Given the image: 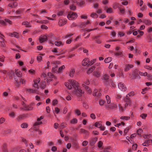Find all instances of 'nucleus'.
Here are the masks:
<instances>
[{"mask_svg": "<svg viewBox=\"0 0 152 152\" xmlns=\"http://www.w3.org/2000/svg\"><path fill=\"white\" fill-rule=\"evenodd\" d=\"M140 116L142 119H145V118L147 116V114L144 113H143L141 115H140Z\"/></svg>", "mask_w": 152, "mask_h": 152, "instance_id": "8fccbe9b", "label": "nucleus"}, {"mask_svg": "<svg viewBox=\"0 0 152 152\" xmlns=\"http://www.w3.org/2000/svg\"><path fill=\"white\" fill-rule=\"evenodd\" d=\"M90 16L93 18H97L98 17V15L94 12L91 13Z\"/></svg>", "mask_w": 152, "mask_h": 152, "instance_id": "cd10ccee", "label": "nucleus"}, {"mask_svg": "<svg viewBox=\"0 0 152 152\" xmlns=\"http://www.w3.org/2000/svg\"><path fill=\"white\" fill-rule=\"evenodd\" d=\"M65 68V67L64 65H63L61 67H60L58 68V72H61L63 69H64Z\"/></svg>", "mask_w": 152, "mask_h": 152, "instance_id": "4c0bfd02", "label": "nucleus"}, {"mask_svg": "<svg viewBox=\"0 0 152 152\" xmlns=\"http://www.w3.org/2000/svg\"><path fill=\"white\" fill-rule=\"evenodd\" d=\"M89 62V59L88 58H85L83 60L82 62V65L84 66H88V64Z\"/></svg>", "mask_w": 152, "mask_h": 152, "instance_id": "dca6fc26", "label": "nucleus"}, {"mask_svg": "<svg viewBox=\"0 0 152 152\" xmlns=\"http://www.w3.org/2000/svg\"><path fill=\"white\" fill-rule=\"evenodd\" d=\"M26 117V115L25 114H23L22 115H19L18 117L16 119L18 121H19L24 119Z\"/></svg>", "mask_w": 152, "mask_h": 152, "instance_id": "f3484780", "label": "nucleus"}, {"mask_svg": "<svg viewBox=\"0 0 152 152\" xmlns=\"http://www.w3.org/2000/svg\"><path fill=\"white\" fill-rule=\"evenodd\" d=\"M42 122L41 121L39 122H35L34 123V125L33 126V128H32L34 130L37 131V128L36 127V126L42 124Z\"/></svg>", "mask_w": 152, "mask_h": 152, "instance_id": "aec40b11", "label": "nucleus"}, {"mask_svg": "<svg viewBox=\"0 0 152 152\" xmlns=\"http://www.w3.org/2000/svg\"><path fill=\"white\" fill-rule=\"evenodd\" d=\"M138 71L137 69L135 70L132 73V75L130 76V77L132 79H140V77L138 74Z\"/></svg>", "mask_w": 152, "mask_h": 152, "instance_id": "20e7f679", "label": "nucleus"}, {"mask_svg": "<svg viewBox=\"0 0 152 152\" xmlns=\"http://www.w3.org/2000/svg\"><path fill=\"white\" fill-rule=\"evenodd\" d=\"M95 68V67L94 66H92L91 68H89L87 71L88 74H89L91 73L94 69Z\"/></svg>", "mask_w": 152, "mask_h": 152, "instance_id": "a878e982", "label": "nucleus"}, {"mask_svg": "<svg viewBox=\"0 0 152 152\" xmlns=\"http://www.w3.org/2000/svg\"><path fill=\"white\" fill-rule=\"evenodd\" d=\"M122 96L119 94H117L116 95L115 97L117 99H120L121 98Z\"/></svg>", "mask_w": 152, "mask_h": 152, "instance_id": "bf43d9fd", "label": "nucleus"}, {"mask_svg": "<svg viewBox=\"0 0 152 152\" xmlns=\"http://www.w3.org/2000/svg\"><path fill=\"white\" fill-rule=\"evenodd\" d=\"M9 115L10 117H12V118H14L15 116V114L13 112H12L10 113L9 114Z\"/></svg>", "mask_w": 152, "mask_h": 152, "instance_id": "09e8293b", "label": "nucleus"}, {"mask_svg": "<svg viewBox=\"0 0 152 152\" xmlns=\"http://www.w3.org/2000/svg\"><path fill=\"white\" fill-rule=\"evenodd\" d=\"M66 23V20L65 19H60L58 22V24L60 26L64 25Z\"/></svg>", "mask_w": 152, "mask_h": 152, "instance_id": "2eb2a0df", "label": "nucleus"}, {"mask_svg": "<svg viewBox=\"0 0 152 152\" xmlns=\"http://www.w3.org/2000/svg\"><path fill=\"white\" fill-rule=\"evenodd\" d=\"M144 23L146 25H150L151 24V22L149 20H145L143 21Z\"/></svg>", "mask_w": 152, "mask_h": 152, "instance_id": "393cba45", "label": "nucleus"}, {"mask_svg": "<svg viewBox=\"0 0 152 152\" xmlns=\"http://www.w3.org/2000/svg\"><path fill=\"white\" fill-rule=\"evenodd\" d=\"M8 23L10 24H11L12 23V21L8 19H5V21L3 20H0V23L3 25L5 26L6 25V23Z\"/></svg>", "mask_w": 152, "mask_h": 152, "instance_id": "1a4fd4ad", "label": "nucleus"}, {"mask_svg": "<svg viewBox=\"0 0 152 152\" xmlns=\"http://www.w3.org/2000/svg\"><path fill=\"white\" fill-rule=\"evenodd\" d=\"M40 81V78H37L35 80H34V82L35 83L38 84Z\"/></svg>", "mask_w": 152, "mask_h": 152, "instance_id": "603ef678", "label": "nucleus"}, {"mask_svg": "<svg viewBox=\"0 0 152 152\" xmlns=\"http://www.w3.org/2000/svg\"><path fill=\"white\" fill-rule=\"evenodd\" d=\"M118 87L121 91H125L126 89L127 88L125 85L122 83L120 82L118 84Z\"/></svg>", "mask_w": 152, "mask_h": 152, "instance_id": "0eeeda50", "label": "nucleus"}, {"mask_svg": "<svg viewBox=\"0 0 152 152\" xmlns=\"http://www.w3.org/2000/svg\"><path fill=\"white\" fill-rule=\"evenodd\" d=\"M133 67V66L132 64H127L125 65L124 71L126 72L127 71Z\"/></svg>", "mask_w": 152, "mask_h": 152, "instance_id": "6ab92c4d", "label": "nucleus"}, {"mask_svg": "<svg viewBox=\"0 0 152 152\" xmlns=\"http://www.w3.org/2000/svg\"><path fill=\"white\" fill-rule=\"evenodd\" d=\"M23 107H24V110H32L33 108V104H32L30 105H23Z\"/></svg>", "mask_w": 152, "mask_h": 152, "instance_id": "9d476101", "label": "nucleus"}, {"mask_svg": "<svg viewBox=\"0 0 152 152\" xmlns=\"http://www.w3.org/2000/svg\"><path fill=\"white\" fill-rule=\"evenodd\" d=\"M151 136V135L149 134H145L144 135L143 137L145 138H148Z\"/></svg>", "mask_w": 152, "mask_h": 152, "instance_id": "4d7b16f0", "label": "nucleus"}, {"mask_svg": "<svg viewBox=\"0 0 152 152\" xmlns=\"http://www.w3.org/2000/svg\"><path fill=\"white\" fill-rule=\"evenodd\" d=\"M4 36L0 32V38L1 40H4Z\"/></svg>", "mask_w": 152, "mask_h": 152, "instance_id": "052dcab7", "label": "nucleus"}, {"mask_svg": "<svg viewBox=\"0 0 152 152\" xmlns=\"http://www.w3.org/2000/svg\"><path fill=\"white\" fill-rule=\"evenodd\" d=\"M88 143V142L86 141H85L83 142L82 145L83 146H86L87 145Z\"/></svg>", "mask_w": 152, "mask_h": 152, "instance_id": "338daca9", "label": "nucleus"}, {"mask_svg": "<svg viewBox=\"0 0 152 152\" xmlns=\"http://www.w3.org/2000/svg\"><path fill=\"white\" fill-rule=\"evenodd\" d=\"M77 16L76 13L70 12L67 15V18L69 20H72L76 19Z\"/></svg>", "mask_w": 152, "mask_h": 152, "instance_id": "39448f33", "label": "nucleus"}, {"mask_svg": "<svg viewBox=\"0 0 152 152\" xmlns=\"http://www.w3.org/2000/svg\"><path fill=\"white\" fill-rule=\"evenodd\" d=\"M149 89V88L146 87L142 89V93L144 94L145 93L146 91H148Z\"/></svg>", "mask_w": 152, "mask_h": 152, "instance_id": "ea45409f", "label": "nucleus"}, {"mask_svg": "<svg viewBox=\"0 0 152 152\" xmlns=\"http://www.w3.org/2000/svg\"><path fill=\"white\" fill-rule=\"evenodd\" d=\"M75 72V70L74 69H72L70 71L69 76L71 77H72Z\"/></svg>", "mask_w": 152, "mask_h": 152, "instance_id": "f704fd0d", "label": "nucleus"}, {"mask_svg": "<svg viewBox=\"0 0 152 152\" xmlns=\"http://www.w3.org/2000/svg\"><path fill=\"white\" fill-rule=\"evenodd\" d=\"M42 58V56H38L37 58V59L38 61L40 62Z\"/></svg>", "mask_w": 152, "mask_h": 152, "instance_id": "e2e57ef3", "label": "nucleus"}, {"mask_svg": "<svg viewBox=\"0 0 152 152\" xmlns=\"http://www.w3.org/2000/svg\"><path fill=\"white\" fill-rule=\"evenodd\" d=\"M105 97L107 103L108 104H110L111 102L110 97L108 95H106Z\"/></svg>", "mask_w": 152, "mask_h": 152, "instance_id": "473e14b6", "label": "nucleus"}, {"mask_svg": "<svg viewBox=\"0 0 152 152\" xmlns=\"http://www.w3.org/2000/svg\"><path fill=\"white\" fill-rule=\"evenodd\" d=\"M5 40H2L0 41V46L3 47H4L5 46Z\"/></svg>", "mask_w": 152, "mask_h": 152, "instance_id": "2f4dec72", "label": "nucleus"}, {"mask_svg": "<svg viewBox=\"0 0 152 152\" xmlns=\"http://www.w3.org/2000/svg\"><path fill=\"white\" fill-rule=\"evenodd\" d=\"M97 140V138L96 137L91 138L89 141L90 145L91 146L93 145L95 143Z\"/></svg>", "mask_w": 152, "mask_h": 152, "instance_id": "4468645a", "label": "nucleus"}, {"mask_svg": "<svg viewBox=\"0 0 152 152\" xmlns=\"http://www.w3.org/2000/svg\"><path fill=\"white\" fill-rule=\"evenodd\" d=\"M105 103V101L102 99H100L99 101V105L102 106Z\"/></svg>", "mask_w": 152, "mask_h": 152, "instance_id": "72a5a7b5", "label": "nucleus"}, {"mask_svg": "<svg viewBox=\"0 0 152 152\" xmlns=\"http://www.w3.org/2000/svg\"><path fill=\"white\" fill-rule=\"evenodd\" d=\"M90 84V82L88 80H87L86 81L84 82L82 84V86L85 88L86 90L88 91V93H90L91 92V90H90L89 88L86 85H88Z\"/></svg>", "mask_w": 152, "mask_h": 152, "instance_id": "423d86ee", "label": "nucleus"}, {"mask_svg": "<svg viewBox=\"0 0 152 152\" xmlns=\"http://www.w3.org/2000/svg\"><path fill=\"white\" fill-rule=\"evenodd\" d=\"M117 105L116 104L114 103H112L110 105H107L106 106L107 107H108L109 109H113L114 108L117 107Z\"/></svg>", "mask_w": 152, "mask_h": 152, "instance_id": "a211bd4d", "label": "nucleus"}, {"mask_svg": "<svg viewBox=\"0 0 152 152\" xmlns=\"http://www.w3.org/2000/svg\"><path fill=\"white\" fill-rule=\"evenodd\" d=\"M4 57L3 55H0V61L2 62H4Z\"/></svg>", "mask_w": 152, "mask_h": 152, "instance_id": "864d4df0", "label": "nucleus"}, {"mask_svg": "<svg viewBox=\"0 0 152 152\" xmlns=\"http://www.w3.org/2000/svg\"><path fill=\"white\" fill-rule=\"evenodd\" d=\"M65 85L69 89H71L72 88L74 89L72 92V95L79 97L82 96L83 92L79 88V84L77 81L74 80H69L67 82L65 83Z\"/></svg>", "mask_w": 152, "mask_h": 152, "instance_id": "f257e3e1", "label": "nucleus"}, {"mask_svg": "<svg viewBox=\"0 0 152 152\" xmlns=\"http://www.w3.org/2000/svg\"><path fill=\"white\" fill-rule=\"evenodd\" d=\"M123 100L125 102L131 104V101L130 98L128 96H126V97L124 98Z\"/></svg>", "mask_w": 152, "mask_h": 152, "instance_id": "5701e85b", "label": "nucleus"}, {"mask_svg": "<svg viewBox=\"0 0 152 152\" xmlns=\"http://www.w3.org/2000/svg\"><path fill=\"white\" fill-rule=\"evenodd\" d=\"M75 113L78 115H79L80 114V111L78 109L76 110H75Z\"/></svg>", "mask_w": 152, "mask_h": 152, "instance_id": "774afa93", "label": "nucleus"}, {"mask_svg": "<svg viewBox=\"0 0 152 152\" xmlns=\"http://www.w3.org/2000/svg\"><path fill=\"white\" fill-rule=\"evenodd\" d=\"M26 91L29 93H36L37 94H39V91H38L37 89H26Z\"/></svg>", "mask_w": 152, "mask_h": 152, "instance_id": "6e6552de", "label": "nucleus"}, {"mask_svg": "<svg viewBox=\"0 0 152 152\" xmlns=\"http://www.w3.org/2000/svg\"><path fill=\"white\" fill-rule=\"evenodd\" d=\"M113 12V10L111 8H108L106 10L107 12L108 13H111Z\"/></svg>", "mask_w": 152, "mask_h": 152, "instance_id": "37998d69", "label": "nucleus"}, {"mask_svg": "<svg viewBox=\"0 0 152 152\" xmlns=\"http://www.w3.org/2000/svg\"><path fill=\"white\" fill-rule=\"evenodd\" d=\"M98 146L99 148H100L103 145V142L101 141H99L98 143Z\"/></svg>", "mask_w": 152, "mask_h": 152, "instance_id": "c03bdc74", "label": "nucleus"}, {"mask_svg": "<svg viewBox=\"0 0 152 152\" xmlns=\"http://www.w3.org/2000/svg\"><path fill=\"white\" fill-rule=\"evenodd\" d=\"M58 103V101L56 99L54 100L52 102V104L53 105H55L57 104Z\"/></svg>", "mask_w": 152, "mask_h": 152, "instance_id": "6e6d98bb", "label": "nucleus"}, {"mask_svg": "<svg viewBox=\"0 0 152 152\" xmlns=\"http://www.w3.org/2000/svg\"><path fill=\"white\" fill-rule=\"evenodd\" d=\"M22 25H23L25 26L27 28H30L31 27L30 22H28L27 21L23 22L22 23Z\"/></svg>", "mask_w": 152, "mask_h": 152, "instance_id": "4be33fe9", "label": "nucleus"}, {"mask_svg": "<svg viewBox=\"0 0 152 152\" xmlns=\"http://www.w3.org/2000/svg\"><path fill=\"white\" fill-rule=\"evenodd\" d=\"M47 40V37L45 35L41 36L39 38V40L40 43L43 42Z\"/></svg>", "mask_w": 152, "mask_h": 152, "instance_id": "ddd939ff", "label": "nucleus"}, {"mask_svg": "<svg viewBox=\"0 0 152 152\" xmlns=\"http://www.w3.org/2000/svg\"><path fill=\"white\" fill-rule=\"evenodd\" d=\"M28 124L26 123H23L21 125V127L23 128H26L28 127Z\"/></svg>", "mask_w": 152, "mask_h": 152, "instance_id": "c9c22d12", "label": "nucleus"}, {"mask_svg": "<svg viewBox=\"0 0 152 152\" xmlns=\"http://www.w3.org/2000/svg\"><path fill=\"white\" fill-rule=\"evenodd\" d=\"M15 73L17 76L18 77H15V85L17 87H19L21 83H25V81L23 79H21L19 77H20L22 76V73L21 72L18 71V70L16 69Z\"/></svg>", "mask_w": 152, "mask_h": 152, "instance_id": "f03ea898", "label": "nucleus"}, {"mask_svg": "<svg viewBox=\"0 0 152 152\" xmlns=\"http://www.w3.org/2000/svg\"><path fill=\"white\" fill-rule=\"evenodd\" d=\"M95 61V60H91V61H89V63L88 64V66H90L93 64Z\"/></svg>", "mask_w": 152, "mask_h": 152, "instance_id": "5fc2aeb1", "label": "nucleus"}, {"mask_svg": "<svg viewBox=\"0 0 152 152\" xmlns=\"http://www.w3.org/2000/svg\"><path fill=\"white\" fill-rule=\"evenodd\" d=\"M143 131L141 129H139L137 131V133L138 135L140 136L142 132Z\"/></svg>", "mask_w": 152, "mask_h": 152, "instance_id": "79ce46f5", "label": "nucleus"}, {"mask_svg": "<svg viewBox=\"0 0 152 152\" xmlns=\"http://www.w3.org/2000/svg\"><path fill=\"white\" fill-rule=\"evenodd\" d=\"M101 72L100 71L97 70L94 72L93 74L94 76L96 77H99L101 76Z\"/></svg>", "mask_w": 152, "mask_h": 152, "instance_id": "412c9836", "label": "nucleus"}, {"mask_svg": "<svg viewBox=\"0 0 152 152\" xmlns=\"http://www.w3.org/2000/svg\"><path fill=\"white\" fill-rule=\"evenodd\" d=\"M102 125L101 122H96L95 124V126L99 128L101 127Z\"/></svg>", "mask_w": 152, "mask_h": 152, "instance_id": "bb28decb", "label": "nucleus"}, {"mask_svg": "<svg viewBox=\"0 0 152 152\" xmlns=\"http://www.w3.org/2000/svg\"><path fill=\"white\" fill-rule=\"evenodd\" d=\"M121 119L122 120H128L130 118V117L126 116H123L121 117Z\"/></svg>", "mask_w": 152, "mask_h": 152, "instance_id": "e433bc0d", "label": "nucleus"}, {"mask_svg": "<svg viewBox=\"0 0 152 152\" xmlns=\"http://www.w3.org/2000/svg\"><path fill=\"white\" fill-rule=\"evenodd\" d=\"M11 132V130L10 129H8L6 130H4L3 132V133L4 134H7Z\"/></svg>", "mask_w": 152, "mask_h": 152, "instance_id": "a18cd8bd", "label": "nucleus"}, {"mask_svg": "<svg viewBox=\"0 0 152 152\" xmlns=\"http://www.w3.org/2000/svg\"><path fill=\"white\" fill-rule=\"evenodd\" d=\"M90 117L92 119H95L96 118V116L94 113H91L90 115Z\"/></svg>", "mask_w": 152, "mask_h": 152, "instance_id": "680f3d73", "label": "nucleus"}, {"mask_svg": "<svg viewBox=\"0 0 152 152\" xmlns=\"http://www.w3.org/2000/svg\"><path fill=\"white\" fill-rule=\"evenodd\" d=\"M112 60V58L111 57H109L106 58L104 60V62L106 63H108L110 62Z\"/></svg>", "mask_w": 152, "mask_h": 152, "instance_id": "c756f323", "label": "nucleus"}, {"mask_svg": "<svg viewBox=\"0 0 152 152\" xmlns=\"http://www.w3.org/2000/svg\"><path fill=\"white\" fill-rule=\"evenodd\" d=\"M77 122V120L76 118H74L71 121V123L72 124H75Z\"/></svg>", "mask_w": 152, "mask_h": 152, "instance_id": "a19ab883", "label": "nucleus"}, {"mask_svg": "<svg viewBox=\"0 0 152 152\" xmlns=\"http://www.w3.org/2000/svg\"><path fill=\"white\" fill-rule=\"evenodd\" d=\"M8 35L10 37H14L17 38H18L19 37L18 34L16 32H14L13 33H9Z\"/></svg>", "mask_w": 152, "mask_h": 152, "instance_id": "f8f14e48", "label": "nucleus"}, {"mask_svg": "<svg viewBox=\"0 0 152 152\" xmlns=\"http://www.w3.org/2000/svg\"><path fill=\"white\" fill-rule=\"evenodd\" d=\"M33 86L35 88H37L38 89L39 88L38 84L36 83H34V84H33Z\"/></svg>", "mask_w": 152, "mask_h": 152, "instance_id": "49530a36", "label": "nucleus"}, {"mask_svg": "<svg viewBox=\"0 0 152 152\" xmlns=\"http://www.w3.org/2000/svg\"><path fill=\"white\" fill-rule=\"evenodd\" d=\"M22 13V10H17L16 12V15H20Z\"/></svg>", "mask_w": 152, "mask_h": 152, "instance_id": "de8ad7c7", "label": "nucleus"}, {"mask_svg": "<svg viewBox=\"0 0 152 152\" xmlns=\"http://www.w3.org/2000/svg\"><path fill=\"white\" fill-rule=\"evenodd\" d=\"M46 86V83H45V82H42V83H41L40 85V87L41 88L43 89L45 88V87Z\"/></svg>", "mask_w": 152, "mask_h": 152, "instance_id": "7c9ffc66", "label": "nucleus"}, {"mask_svg": "<svg viewBox=\"0 0 152 152\" xmlns=\"http://www.w3.org/2000/svg\"><path fill=\"white\" fill-rule=\"evenodd\" d=\"M55 45L58 47L63 46L64 45L63 43L62 42L58 41H56L55 42Z\"/></svg>", "mask_w": 152, "mask_h": 152, "instance_id": "b1692460", "label": "nucleus"}, {"mask_svg": "<svg viewBox=\"0 0 152 152\" xmlns=\"http://www.w3.org/2000/svg\"><path fill=\"white\" fill-rule=\"evenodd\" d=\"M5 121V119L3 117H1L0 119V124L3 123Z\"/></svg>", "mask_w": 152, "mask_h": 152, "instance_id": "3c124183", "label": "nucleus"}, {"mask_svg": "<svg viewBox=\"0 0 152 152\" xmlns=\"http://www.w3.org/2000/svg\"><path fill=\"white\" fill-rule=\"evenodd\" d=\"M134 92L133 91H132L129 94H127L126 96H128V97H131L134 96Z\"/></svg>", "mask_w": 152, "mask_h": 152, "instance_id": "58836bf2", "label": "nucleus"}, {"mask_svg": "<svg viewBox=\"0 0 152 152\" xmlns=\"http://www.w3.org/2000/svg\"><path fill=\"white\" fill-rule=\"evenodd\" d=\"M118 107H119V110L120 111H121L122 112L124 111V110L123 108V107L122 106H121V105L119 104L118 105Z\"/></svg>", "mask_w": 152, "mask_h": 152, "instance_id": "0e129e2a", "label": "nucleus"}, {"mask_svg": "<svg viewBox=\"0 0 152 152\" xmlns=\"http://www.w3.org/2000/svg\"><path fill=\"white\" fill-rule=\"evenodd\" d=\"M137 148V145L136 144H134L133 145L132 148L134 150H136Z\"/></svg>", "mask_w": 152, "mask_h": 152, "instance_id": "69168bd1", "label": "nucleus"}, {"mask_svg": "<svg viewBox=\"0 0 152 152\" xmlns=\"http://www.w3.org/2000/svg\"><path fill=\"white\" fill-rule=\"evenodd\" d=\"M109 76L107 74H105L103 76L102 79L103 82L106 85H110V82L112 81V80L109 79Z\"/></svg>", "mask_w": 152, "mask_h": 152, "instance_id": "7ed1b4c3", "label": "nucleus"}, {"mask_svg": "<svg viewBox=\"0 0 152 152\" xmlns=\"http://www.w3.org/2000/svg\"><path fill=\"white\" fill-rule=\"evenodd\" d=\"M93 95L94 96H97V97L99 98L101 95L100 91H98L96 89H95L93 92Z\"/></svg>", "mask_w": 152, "mask_h": 152, "instance_id": "9b49d317", "label": "nucleus"}, {"mask_svg": "<svg viewBox=\"0 0 152 152\" xmlns=\"http://www.w3.org/2000/svg\"><path fill=\"white\" fill-rule=\"evenodd\" d=\"M70 9L71 10H75L76 7L74 5H72L70 6Z\"/></svg>", "mask_w": 152, "mask_h": 152, "instance_id": "13d9d810", "label": "nucleus"}, {"mask_svg": "<svg viewBox=\"0 0 152 152\" xmlns=\"http://www.w3.org/2000/svg\"><path fill=\"white\" fill-rule=\"evenodd\" d=\"M48 75L49 77L54 78L55 79H57L56 77H55L54 75L51 72H48Z\"/></svg>", "mask_w": 152, "mask_h": 152, "instance_id": "c85d7f7f", "label": "nucleus"}]
</instances>
